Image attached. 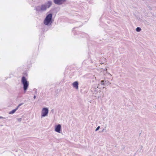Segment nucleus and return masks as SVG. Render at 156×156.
Masks as SVG:
<instances>
[{
  "label": "nucleus",
  "mask_w": 156,
  "mask_h": 156,
  "mask_svg": "<svg viewBox=\"0 0 156 156\" xmlns=\"http://www.w3.org/2000/svg\"><path fill=\"white\" fill-rule=\"evenodd\" d=\"M136 30L137 32H139V31H140L141 30V29L139 27H137L136 28Z\"/></svg>",
  "instance_id": "nucleus-9"
},
{
  "label": "nucleus",
  "mask_w": 156,
  "mask_h": 156,
  "mask_svg": "<svg viewBox=\"0 0 156 156\" xmlns=\"http://www.w3.org/2000/svg\"><path fill=\"white\" fill-rule=\"evenodd\" d=\"M65 0H54V2L55 4L60 5L65 2Z\"/></svg>",
  "instance_id": "nucleus-5"
},
{
  "label": "nucleus",
  "mask_w": 156,
  "mask_h": 156,
  "mask_svg": "<svg viewBox=\"0 0 156 156\" xmlns=\"http://www.w3.org/2000/svg\"><path fill=\"white\" fill-rule=\"evenodd\" d=\"M48 112V108H43L41 112V116L45 117L47 116Z\"/></svg>",
  "instance_id": "nucleus-4"
},
{
  "label": "nucleus",
  "mask_w": 156,
  "mask_h": 156,
  "mask_svg": "<svg viewBox=\"0 0 156 156\" xmlns=\"http://www.w3.org/2000/svg\"><path fill=\"white\" fill-rule=\"evenodd\" d=\"M23 103H21V104H19L15 109H13L11 111H10L9 112V114H13L16 111V110H17L18 109L19 107L21 105H23Z\"/></svg>",
  "instance_id": "nucleus-8"
},
{
  "label": "nucleus",
  "mask_w": 156,
  "mask_h": 156,
  "mask_svg": "<svg viewBox=\"0 0 156 156\" xmlns=\"http://www.w3.org/2000/svg\"><path fill=\"white\" fill-rule=\"evenodd\" d=\"M73 87L75 88L76 89L78 90V83L77 81H75L72 84Z\"/></svg>",
  "instance_id": "nucleus-7"
},
{
  "label": "nucleus",
  "mask_w": 156,
  "mask_h": 156,
  "mask_svg": "<svg viewBox=\"0 0 156 156\" xmlns=\"http://www.w3.org/2000/svg\"><path fill=\"white\" fill-rule=\"evenodd\" d=\"M36 98V96L35 95H34V99H35Z\"/></svg>",
  "instance_id": "nucleus-12"
},
{
  "label": "nucleus",
  "mask_w": 156,
  "mask_h": 156,
  "mask_svg": "<svg viewBox=\"0 0 156 156\" xmlns=\"http://www.w3.org/2000/svg\"><path fill=\"white\" fill-rule=\"evenodd\" d=\"M61 129V126L60 124H58L56 126L55 130L56 132L60 133Z\"/></svg>",
  "instance_id": "nucleus-6"
},
{
  "label": "nucleus",
  "mask_w": 156,
  "mask_h": 156,
  "mask_svg": "<svg viewBox=\"0 0 156 156\" xmlns=\"http://www.w3.org/2000/svg\"><path fill=\"white\" fill-rule=\"evenodd\" d=\"M21 82L23 85V89L24 91H26L29 86V83L27 81L26 77L23 76L22 78Z\"/></svg>",
  "instance_id": "nucleus-2"
},
{
  "label": "nucleus",
  "mask_w": 156,
  "mask_h": 156,
  "mask_svg": "<svg viewBox=\"0 0 156 156\" xmlns=\"http://www.w3.org/2000/svg\"><path fill=\"white\" fill-rule=\"evenodd\" d=\"M52 15L51 14H49L46 17L44 21V23L45 25H48L50 24L51 22Z\"/></svg>",
  "instance_id": "nucleus-3"
},
{
  "label": "nucleus",
  "mask_w": 156,
  "mask_h": 156,
  "mask_svg": "<svg viewBox=\"0 0 156 156\" xmlns=\"http://www.w3.org/2000/svg\"><path fill=\"white\" fill-rule=\"evenodd\" d=\"M52 5L51 1H48L46 5H42L41 6H38L36 7V10L37 11H45L47 8H49Z\"/></svg>",
  "instance_id": "nucleus-1"
},
{
  "label": "nucleus",
  "mask_w": 156,
  "mask_h": 156,
  "mask_svg": "<svg viewBox=\"0 0 156 156\" xmlns=\"http://www.w3.org/2000/svg\"><path fill=\"white\" fill-rule=\"evenodd\" d=\"M100 128V126H98V127L96 128V131H97Z\"/></svg>",
  "instance_id": "nucleus-11"
},
{
  "label": "nucleus",
  "mask_w": 156,
  "mask_h": 156,
  "mask_svg": "<svg viewBox=\"0 0 156 156\" xmlns=\"http://www.w3.org/2000/svg\"><path fill=\"white\" fill-rule=\"evenodd\" d=\"M101 85H104V80H101Z\"/></svg>",
  "instance_id": "nucleus-10"
}]
</instances>
